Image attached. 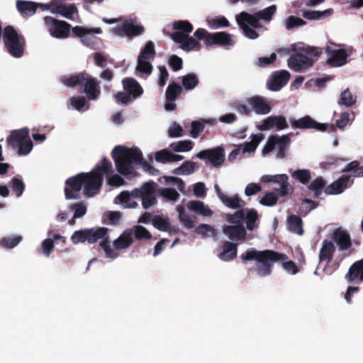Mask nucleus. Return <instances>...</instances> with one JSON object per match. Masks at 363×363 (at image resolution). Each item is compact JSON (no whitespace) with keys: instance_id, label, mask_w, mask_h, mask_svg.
I'll return each mask as SVG.
<instances>
[{"instance_id":"nucleus-16","label":"nucleus","mask_w":363,"mask_h":363,"mask_svg":"<svg viewBox=\"0 0 363 363\" xmlns=\"http://www.w3.org/2000/svg\"><path fill=\"white\" fill-rule=\"evenodd\" d=\"M289 78L290 74L286 70L274 72L267 81V89L272 91H279L288 83Z\"/></svg>"},{"instance_id":"nucleus-6","label":"nucleus","mask_w":363,"mask_h":363,"mask_svg":"<svg viewBox=\"0 0 363 363\" xmlns=\"http://www.w3.org/2000/svg\"><path fill=\"white\" fill-rule=\"evenodd\" d=\"M301 52H296L290 56L288 59V65L289 68L296 72L307 69L312 67L314 60L312 56L319 57L322 54V50L315 47L307 46L301 50Z\"/></svg>"},{"instance_id":"nucleus-17","label":"nucleus","mask_w":363,"mask_h":363,"mask_svg":"<svg viewBox=\"0 0 363 363\" xmlns=\"http://www.w3.org/2000/svg\"><path fill=\"white\" fill-rule=\"evenodd\" d=\"M277 130H284L289 127L286 119L283 116H271L265 118L262 124L259 126V129L262 131L269 130L273 128Z\"/></svg>"},{"instance_id":"nucleus-29","label":"nucleus","mask_w":363,"mask_h":363,"mask_svg":"<svg viewBox=\"0 0 363 363\" xmlns=\"http://www.w3.org/2000/svg\"><path fill=\"white\" fill-rule=\"evenodd\" d=\"M133 242L132 232L130 230H125L113 241V245L116 250H118L128 247Z\"/></svg>"},{"instance_id":"nucleus-28","label":"nucleus","mask_w":363,"mask_h":363,"mask_svg":"<svg viewBox=\"0 0 363 363\" xmlns=\"http://www.w3.org/2000/svg\"><path fill=\"white\" fill-rule=\"evenodd\" d=\"M145 189L144 196L142 198V204L144 208L147 209L154 206L157 202L155 196V189L154 183L152 182H147Z\"/></svg>"},{"instance_id":"nucleus-59","label":"nucleus","mask_w":363,"mask_h":363,"mask_svg":"<svg viewBox=\"0 0 363 363\" xmlns=\"http://www.w3.org/2000/svg\"><path fill=\"white\" fill-rule=\"evenodd\" d=\"M107 179V184L111 186L118 187L125 184L124 179L118 174L113 173L104 174Z\"/></svg>"},{"instance_id":"nucleus-19","label":"nucleus","mask_w":363,"mask_h":363,"mask_svg":"<svg viewBox=\"0 0 363 363\" xmlns=\"http://www.w3.org/2000/svg\"><path fill=\"white\" fill-rule=\"evenodd\" d=\"M123 90L133 99L139 98L143 94V89L138 82L132 77H125L122 80Z\"/></svg>"},{"instance_id":"nucleus-43","label":"nucleus","mask_w":363,"mask_h":363,"mask_svg":"<svg viewBox=\"0 0 363 363\" xmlns=\"http://www.w3.org/2000/svg\"><path fill=\"white\" fill-rule=\"evenodd\" d=\"M132 232V236L138 240H150L152 238L151 233L144 226L137 225L130 230Z\"/></svg>"},{"instance_id":"nucleus-7","label":"nucleus","mask_w":363,"mask_h":363,"mask_svg":"<svg viewBox=\"0 0 363 363\" xmlns=\"http://www.w3.org/2000/svg\"><path fill=\"white\" fill-rule=\"evenodd\" d=\"M44 22L52 37L58 39H64L69 37L72 26L67 22L51 16H45Z\"/></svg>"},{"instance_id":"nucleus-53","label":"nucleus","mask_w":363,"mask_h":363,"mask_svg":"<svg viewBox=\"0 0 363 363\" xmlns=\"http://www.w3.org/2000/svg\"><path fill=\"white\" fill-rule=\"evenodd\" d=\"M277 11L276 5H271L270 6L264 9V10L259 11L257 13L259 20H263L269 22L272 19V16L275 14Z\"/></svg>"},{"instance_id":"nucleus-52","label":"nucleus","mask_w":363,"mask_h":363,"mask_svg":"<svg viewBox=\"0 0 363 363\" xmlns=\"http://www.w3.org/2000/svg\"><path fill=\"white\" fill-rule=\"evenodd\" d=\"M21 240V235L4 237L1 240V245L7 249H12L17 246Z\"/></svg>"},{"instance_id":"nucleus-23","label":"nucleus","mask_w":363,"mask_h":363,"mask_svg":"<svg viewBox=\"0 0 363 363\" xmlns=\"http://www.w3.org/2000/svg\"><path fill=\"white\" fill-rule=\"evenodd\" d=\"M28 137L29 130L28 128H24L19 130H13L7 138V143L13 148H16Z\"/></svg>"},{"instance_id":"nucleus-11","label":"nucleus","mask_w":363,"mask_h":363,"mask_svg":"<svg viewBox=\"0 0 363 363\" xmlns=\"http://www.w3.org/2000/svg\"><path fill=\"white\" fill-rule=\"evenodd\" d=\"M290 123L294 129H315L323 132L329 128L328 123H320L309 116H305L297 120L291 118Z\"/></svg>"},{"instance_id":"nucleus-18","label":"nucleus","mask_w":363,"mask_h":363,"mask_svg":"<svg viewBox=\"0 0 363 363\" xmlns=\"http://www.w3.org/2000/svg\"><path fill=\"white\" fill-rule=\"evenodd\" d=\"M353 183L351 176H341L338 179L333 182L325 189V193L328 195L339 194Z\"/></svg>"},{"instance_id":"nucleus-13","label":"nucleus","mask_w":363,"mask_h":363,"mask_svg":"<svg viewBox=\"0 0 363 363\" xmlns=\"http://www.w3.org/2000/svg\"><path fill=\"white\" fill-rule=\"evenodd\" d=\"M234 41L231 35L226 32H217L208 34L205 39V45L207 47L212 45H219L225 48H229L234 45Z\"/></svg>"},{"instance_id":"nucleus-37","label":"nucleus","mask_w":363,"mask_h":363,"mask_svg":"<svg viewBox=\"0 0 363 363\" xmlns=\"http://www.w3.org/2000/svg\"><path fill=\"white\" fill-rule=\"evenodd\" d=\"M182 92V86L174 82H170L165 92L166 101H176Z\"/></svg>"},{"instance_id":"nucleus-22","label":"nucleus","mask_w":363,"mask_h":363,"mask_svg":"<svg viewBox=\"0 0 363 363\" xmlns=\"http://www.w3.org/2000/svg\"><path fill=\"white\" fill-rule=\"evenodd\" d=\"M333 239L338 245L340 250H347L352 246V241L350 234L340 228L335 230Z\"/></svg>"},{"instance_id":"nucleus-15","label":"nucleus","mask_w":363,"mask_h":363,"mask_svg":"<svg viewBox=\"0 0 363 363\" xmlns=\"http://www.w3.org/2000/svg\"><path fill=\"white\" fill-rule=\"evenodd\" d=\"M223 233L230 240L242 243L246 240L247 231L242 224L225 225Z\"/></svg>"},{"instance_id":"nucleus-20","label":"nucleus","mask_w":363,"mask_h":363,"mask_svg":"<svg viewBox=\"0 0 363 363\" xmlns=\"http://www.w3.org/2000/svg\"><path fill=\"white\" fill-rule=\"evenodd\" d=\"M247 103L252 106L255 112L259 115L267 114L272 110L267 99L261 96H255L249 98Z\"/></svg>"},{"instance_id":"nucleus-2","label":"nucleus","mask_w":363,"mask_h":363,"mask_svg":"<svg viewBox=\"0 0 363 363\" xmlns=\"http://www.w3.org/2000/svg\"><path fill=\"white\" fill-rule=\"evenodd\" d=\"M118 172L123 176L133 173V164L141 163L144 171L151 175H157L159 170L147 161H143V154L138 148H130L123 145H116L111 152Z\"/></svg>"},{"instance_id":"nucleus-54","label":"nucleus","mask_w":363,"mask_h":363,"mask_svg":"<svg viewBox=\"0 0 363 363\" xmlns=\"http://www.w3.org/2000/svg\"><path fill=\"white\" fill-rule=\"evenodd\" d=\"M136 71L147 75H150L152 72V65L149 62V60L140 59L138 57Z\"/></svg>"},{"instance_id":"nucleus-25","label":"nucleus","mask_w":363,"mask_h":363,"mask_svg":"<svg viewBox=\"0 0 363 363\" xmlns=\"http://www.w3.org/2000/svg\"><path fill=\"white\" fill-rule=\"evenodd\" d=\"M238 254V243L225 241L223 245V251L218 254V257L225 262L233 260Z\"/></svg>"},{"instance_id":"nucleus-35","label":"nucleus","mask_w":363,"mask_h":363,"mask_svg":"<svg viewBox=\"0 0 363 363\" xmlns=\"http://www.w3.org/2000/svg\"><path fill=\"white\" fill-rule=\"evenodd\" d=\"M275 140L277 141V145L278 146V151L277 152V157L278 158H284L286 155V150L290 144V140L288 135H274Z\"/></svg>"},{"instance_id":"nucleus-49","label":"nucleus","mask_w":363,"mask_h":363,"mask_svg":"<svg viewBox=\"0 0 363 363\" xmlns=\"http://www.w3.org/2000/svg\"><path fill=\"white\" fill-rule=\"evenodd\" d=\"M278 188H274L273 191L281 198H286L291 195L294 192V187L289 184V180L279 184Z\"/></svg>"},{"instance_id":"nucleus-64","label":"nucleus","mask_w":363,"mask_h":363,"mask_svg":"<svg viewBox=\"0 0 363 363\" xmlns=\"http://www.w3.org/2000/svg\"><path fill=\"white\" fill-rule=\"evenodd\" d=\"M155 159L163 164L170 162V152L166 149L157 151L155 154Z\"/></svg>"},{"instance_id":"nucleus-50","label":"nucleus","mask_w":363,"mask_h":363,"mask_svg":"<svg viewBox=\"0 0 363 363\" xmlns=\"http://www.w3.org/2000/svg\"><path fill=\"white\" fill-rule=\"evenodd\" d=\"M194 143L191 140H181L170 145V147L175 152H188L193 149Z\"/></svg>"},{"instance_id":"nucleus-9","label":"nucleus","mask_w":363,"mask_h":363,"mask_svg":"<svg viewBox=\"0 0 363 363\" xmlns=\"http://www.w3.org/2000/svg\"><path fill=\"white\" fill-rule=\"evenodd\" d=\"M85 173L82 172L65 181V196L66 199H79V192L84 183Z\"/></svg>"},{"instance_id":"nucleus-26","label":"nucleus","mask_w":363,"mask_h":363,"mask_svg":"<svg viewBox=\"0 0 363 363\" xmlns=\"http://www.w3.org/2000/svg\"><path fill=\"white\" fill-rule=\"evenodd\" d=\"M327 52L331 55L328 62L335 67H340L346 64L347 54L345 50L339 49L330 50V48H327Z\"/></svg>"},{"instance_id":"nucleus-55","label":"nucleus","mask_w":363,"mask_h":363,"mask_svg":"<svg viewBox=\"0 0 363 363\" xmlns=\"http://www.w3.org/2000/svg\"><path fill=\"white\" fill-rule=\"evenodd\" d=\"M11 188L16 196L20 197L25 190V184L21 179L13 177L11 180Z\"/></svg>"},{"instance_id":"nucleus-60","label":"nucleus","mask_w":363,"mask_h":363,"mask_svg":"<svg viewBox=\"0 0 363 363\" xmlns=\"http://www.w3.org/2000/svg\"><path fill=\"white\" fill-rule=\"evenodd\" d=\"M306 24V22L305 21L294 16H290L286 21V28L287 30H291L294 28L305 26Z\"/></svg>"},{"instance_id":"nucleus-34","label":"nucleus","mask_w":363,"mask_h":363,"mask_svg":"<svg viewBox=\"0 0 363 363\" xmlns=\"http://www.w3.org/2000/svg\"><path fill=\"white\" fill-rule=\"evenodd\" d=\"M326 184V181L322 177H318L310 183L308 188L313 192L315 198H319L322 194L323 191H325Z\"/></svg>"},{"instance_id":"nucleus-51","label":"nucleus","mask_w":363,"mask_h":363,"mask_svg":"<svg viewBox=\"0 0 363 363\" xmlns=\"http://www.w3.org/2000/svg\"><path fill=\"white\" fill-rule=\"evenodd\" d=\"M173 28L176 30L175 32H181L189 35L192 32L194 27L187 21H177L174 23Z\"/></svg>"},{"instance_id":"nucleus-3","label":"nucleus","mask_w":363,"mask_h":363,"mask_svg":"<svg viewBox=\"0 0 363 363\" xmlns=\"http://www.w3.org/2000/svg\"><path fill=\"white\" fill-rule=\"evenodd\" d=\"M108 229L105 227H100L96 229L86 228L75 231L71 236V240L75 245L84 242L94 244L102 239L99 242V248L104 251L106 257L114 259L119 254L111 248L109 238L106 237Z\"/></svg>"},{"instance_id":"nucleus-32","label":"nucleus","mask_w":363,"mask_h":363,"mask_svg":"<svg viewBox=\"0 0 363 363\" xmlns=\"http://www.w3.org/2000/svg\"><path fill=\"white\" fill-rule=\"evenodd\" d=\"M186 207L190 211L204 216H211L213 211L201 201H190Z\"/></svg>"},{"instance_id":"nucleus-39","label":"nucleus","mask_w":363,"mask_h":363,"mask_svg":"<svg viewBox=\"0 0 363 363\" xmlns=\"http://www.w3.org/2000/svg\"><path fill=\"white\" fill-rule=\"evenodd\" d=\"M196 162L192 161H185L182 165L172 170V174L181 175H189L194 172L196 169Z\"/></svg>"},{"instance_id":"nucleus-45","label":"nucleus","mask_w":363,"mask_h":363,"mask_svg":"<svg viewBox=\"0 0 363 363\" xmlns=\"http://www.w3.org/2000/svg\"><path fill=\"white\" fill-rule=\"evenodd\" d=\"M319 203L310 199H304L299 206L298 213L303 216H306L311 211L316 208Z\"/></svg>"},{"instance_id":"nucleus-63","label":"nucleus","mask_w":363,"mask_h":363,"mask_svg":"<svg viewBox=\"0 0 363 363\" xmlns=\"http://www.w3.org/2000/svg\"><path fill=\"white\" fill-rule=\"evenodd\" d=\"M33 142L29 137L26 139L18 147V153L20 155H28L33 148Z\"/></svg>"},{"instance_id":"nucleus-38","label":"nucleus","mask_w":363,"mask_h":363,"mask_svg":"<svg viewBox=\"0 0 363 363\" xmlns=\"http://www.w3.org/2000/svg\"><path fill=\"white\" fill-rule=\"evenodd\" d=\"M252 140L245 143L243 145L242 153L255 152L259 143L263 140L264 135L262 133L252 134Z\"/></svg>"},{"instance_id":"nucleus-57","label":"nucleus","mask_w":363,"mask_h":363,"mask_svg":"<svg viewBox=\"0 0 363 363\" xmlns=\"http://www.w3.org/2000/svg\"><path fill=\"white\" fill-rule=\"evenodd\" d=\"M153 225L161 231H168L169 220L168 218H164L161 216H155L152 219Z\"/></svg>"},{"instance_id":"nucleus-4","label":"nucleus","mask_w":363,"mask_h":363,"mask_svg":"<svg viewBox=\"0 0 363 363\" xmlns=\"http://www.w3.org/2000/svg\"><path fill=\"white\" fill-rule=\"evenodd\" d=\"M112 163L106 157L101 160V164H96L94 169L85 173L84 194L86 197H93L99 193L103 185L104 174L113 173Z\"/></svg>"},{"instance_id":"nucleus-42","label":"nucleus","mask_w":363,"mask_h":363,"mask_svg":"<svg viewBox=\"0 0 363 363\" xmlns=\"http://www.w3.org/2000/svg\"><path fill=\"white\" fill-rule=\"evenodd\" d=\"M291 177L302 184H308L311 179V172L308 169H297L291 172Z\"/></svg>"},{"instance_id":"nucleus-1","label":"nucleus","mask_w":363,"mask_h":363,"mask_svg":"<svg viewBox=\"0 0 363 363\" xmlns=\"http://www.w3.org/2000/svg\"><path fill=\"white\" fill-rule=\"evenodd\" d=\"M240 258L244 263L247 261H256V268L250 270H254L257 275L261 277L269 276L272 272L274 264L278 262H282V267L287 272L291 274L298 272V269L294 262L286 261L288 257L286 254L272 250H257L250 248L242 254Z\"/></svg>"},{"instance_id":"nucleus-61","label":"nucleus","mask_w":363,"mask_h":363,"mask_svg":"<svg viewBox=\"0 0 363 363\" xmlns=\"http://www.w3.org/2000/svg\"><path fill=\"white\" fill-rule=\"evenodd\" d=\"M168 63L173 71L177 72L182 69L183 60L177 55H172L169 57Z\"/></svg>"},{"instance_id":"nucleus-36","label":"nucleus","mask_w":363,"mask_h":363,"mask_svg":"<svg viewBox=\"0 0 363 363\" xmlns=\"http://www.w3.org/2000/svg\"><path fill=\"white\" fill-rule=\"evenodd\" d=\"M177 211L179 213V219L180 222L183 224V225L188 229H191L195 225L196 217L190 216L184 210V208L182 206H179L177 208Z\"/></svg>"},{"instance_id":"nucleus-33","label":"nucleus","mask_w":363,"mask_h":363,"mask_svg":"<svg viewBox=\"0 0 363 363\" xmlns=\"http://www.w3.org/2000/svg\"><path fill=\"white\" fill-rule=\"evenodd\" d=\"M246 229L252 231L259 227V215L255 208L247 209L245 216Z\"/></svg>"},{"instance_id":"nucleus-62","label":"nucleus","mask_w":363,"mask_h":363,"mask_svg":"<svg viewBox=\"0 0 363 363\" xmlns=\"http://www.w3.org/2000/svg\"><path fill=\"white\" fill-rule=\"evenodd\" d=\"M204 124L200 121H194L191 125V135L194 138H197L201 132L204 130Z\"/></svg>"},{"instance_id":"nucleus-41","label":"nucleus","mask_w":363,"mask_h":363,"mask_svg":"<svg viewBox=\"0 0 363 363\" xmlns=\"http://www.w3.org/2000/svg\"><path fill=\"white\" fill-rule=\"evenodd\" d=\"M356 101V96L351 93L349 88H347L341 93L338 100V104L347 107H350L355 104Z\"/></svg>"},{"instance_id":"nucleus-48","label":"nucleus","mask_w":363,"mask_h":363,"mask_svg":"<svg viewBox=\"0 0 363 363\" xmlns=\"http://www.w3.org/2000/svg\"><path fill=\"white\" fill-rule=\"evenodd\" d=\"M56 12L68 19H72L73 15L77 12V9L74 4L60 5L56 9Z\"/></svg>"},{"instance_id":"nucleus-44","label":"nucleus","mask_w":363,"mask_h":363,"mask_svg":"<svg viewBox=\"0 0 363 363\" xmlns=\"http://www.w3.org/2000/svg\"><path fill=\"white\" fill-rule=\"evenodd\" d=\"M199 83V78L194 73H189L182 78V84L186 90L194 89Z\"/></svg>"},{"instance_id":"nucleus-58","label":"nucleus","mask_w":363,"mask_h":363,"mask_svg":"<svg viewBox=\"0 0 363 363\" xmlns=\"http://www.w3.org/2000/svg\"><path fill=\"white\" fill-rule=\"evenodd\" d=\"M86 73H81L77 75L71 76L69 78H67L63 80V82L65 85L71 87L79 86L82 84L83 79L85 77Z\"/></svg>"},{"instance_id":"nucleus-46","label":"nucleus","mask_w":363,"mask_h":363,"mask_svg":"<svg viewBox=\"0 0 363 363\" xmlns=\"http://www.w3.org/2000/svg\"><path fill=\"white\" fill-rule=\"evenodd\" d=\"M223 203L230 208H238L245 206V202L242 200L238 194L230 197L228 196H225L223 199H222Z\"/></svg>"},{"instance_id":"nucleus-10","label":"nucleus","mask_w":363,"mask_h":363,"mask_svg":"<svg viewBox=\"0 0 363 363\" xmlns=\"http://www.w3.org/2000/svg\"><path fill=\"white\" fill-rule=\"evenodd\" d=\"M196 157L206 160L215 167H220L225 162V151L222 147H216L200 151Z\"/></svg>"},{"instance_id":"nucleus-27","label":"nucleus","mask_w":363,"mask_h":363,"mask_svg":"<svg viewBox=\"0 0 363 363\" xmlns=\"http://www.w3.org/2000/svg\"><path fill=\"white\" fill-rule=\"evenodd\" d=\"M335 252V247L333 242L324 240L319 253L320 262H325L326 264H328L332 261Z\"/></svg>"},{"instance_id":"nucleus-5","label":"nucleus","mask_w":363,"mask_h":363,"mask_svg":"<svg viewBox=\"0 0 363 363\" xmlns=\"http://www.w3.org/2000/svg\"><path fill=\"white\" fill-rule=\"evenodd\" d=\"M3 42L7 52L12 57L20 58L24 55L26 39L13 26L9 25L4 28Z\"/></svg>"},{"instance_id":"nucleus-40","label":"nucleus","mask_w":363,"mask_h":363,"mask_svg":"<svg viewBox=\"0 0 363 363\" xmlns=\"http://www.w3.org/2000/svg\"><path fill=\"white\" fill-rule=\"evenodd\" d=\"M246 209L241 208L236 211L234 213L225 214V220L228 223L235 225L242 224L245 220Z\"/></svg>"},{"instance_id":"nucleus-12","label":"nucleus","mask_w":363,"mask_h":363,"mask_svg":"<svg viewBox=\"0 0 363 363\" xmlns=\"http://www.w3.org/2000/svg\"><path fill=\"white\" fill-rule=\"evenodd\" d=\"M79 91L86 94L89 100H96L101 93L97 80L86 73Z\"/></svg>"},{"instance_id":"nucleus-21","label":"nucleus","mask_w":363,"mask_h":363,"mask_svg":"<svg viewBox=\"0 0 363 363\" xmlns=\"http://www.w3.org/2000/svg\"><path fill=\"white\" fill-rule=\"evenodd\" d=\"M236 21L240 27L242 26H252L255 28H261V25L259 23V18L257 13L250 14L246 11H242L236 17Z\"/></svg>"},{"instance_id":"nucleus-56","label":"nucleus","mask_w":363,"mask_h":363,"mask_svg":"<svg viewBox=\"0 0 363 363\" xmlns=\"http://www.w3.org/2000/svg\"><path fill=\"white\" fill-rule=\"evenodd\" d=\"M279 199V196L273 191L267 192L260 199L259 203L266 206H272L275 205Z\"/></svg>"},{"instance_id":"nucleus-8","label":"nucleus","mask_w":363,"mask_h":363,"mask_svg":"<svg viewBox=\"0 0 363 363\" xmlns=\"http://www.w3.org/2000/svg\"><path fill=\"white\" fill-rule=\"evenodd\" d=\"M145 28L142 25L137 24L135 19H126L123 22L122 27L113 28L112 33L118 36H126L132 38L142 35Z\"/></svg>"},{"instance_id":"nucleus-31","label":"nucleus","mask_w":363,"mask_h":363,"mask_svg":"<svg viewBox=\"0 0 363 363\" xmlns=\"http://www.w3.org/2000/svg\"><path fill=\"white\" fill-rule=\"evenodd\" d=\"M38 6V4L33 1L17 0L16 9L22 14L26 16L33 15Z\"/></svg>"},{"instance_id":"nucleus-24","label":"nucleus","mask_w":363,"mask_h":363,"mask_svg":"<svg viewBox=\"0 0 363 363\" xmlns=\"http://www.w3.org/2000/svg\"><path fill=\"white\" fill-rule=\"evenodd\" d=\"M345 279L351 283L357 279L361 282L363 281V258L351 265L345 275Z\"/></svg>"},{"instance_id":"nucleus-47","label":"nucleus","mask_w":363,"mask_h":363,"mask_svg":"<svg viewBox=\"0 0 363 363\" xmlns=\"http://www.w3.org/2000/svg\"><path fill=\"white\" fill-rule=\"evenodd\" d=\"M155 56V44L152 41H148L140 50L138 57L145 60H153Z\"/></svg>"},{"instance_id":"nucleus-14","label":"nucleus","mask_w":363,"mask_h":363,"mask_svg":"<svg viewBox=\"0 0 363 363\" xmlns=\"http://www.w3.org/2000/svg\"><path fill=\"white\" fill-rule=\"evenodd\" d=\"M172 39L177 43L180 44V48L186 52H189L194 49H200L199 43L189 35L181 33L174 32L171 34Z\"/></svg>"},{"instance_id":"nucleus-30","label":"nucleus","mask_w":363,"mask_h":363,"mask_svg":"<svg viewBox=\"0 0 363 363\" xmlns=\"http://www.w3.org/2000/svg\"><path fill=\"white\" fill-rule=\"evenodd\" d=\"M287 229L297 235H303V230L302 228L303 221L300 216L297 215H290L286 220Z\"/></svg>"}]
</instances>
